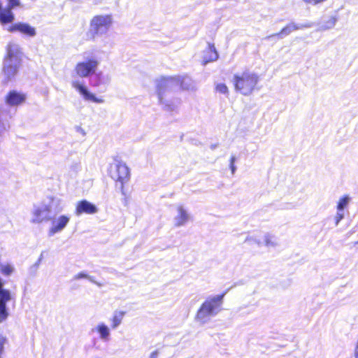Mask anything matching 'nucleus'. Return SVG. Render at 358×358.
Returning <instances> with one entry per match:
<instances>
[{
    "instance_id": "5",
    "label": "nucleus",
    "mask_w": 358,
    "mask_h": 358,
    "mask_svg": "<svg viewBox=\"0 0 358 358\" xmlns=\"http://www.w3.org/2000/svg\"><path fill=\"white\" fill-rule=\"evenodd\" d=\"M179 82L180 78L176 77H162L156 81L159 100L162 103L169 107L170 110H173V108L166 103V100L164 98V94L178 87Z\"/></svg>"
},
{
    "instance_id": "23",
    "label": "nucleus",
    "mask_w": 358,
    "mask_h": 358,
    "mask_svg": "<svg viewBox=\"0 0 358 358\" xmlns=\"http://www.w3.org/2000/svg\"><path fill=\"white\" fill-rule=\"evenodd\" d=\"M351 197L349 195H344L341 196L336 205V210L343 212L344 209L350 204Z\"/></svg>"
},
{
    "instance_id": "11",
    "label": "nucleus",
    "mask_w": 358,
    "mask_h": 358,
    "mask_svg": "<svg viewBox=\"0 0 358 358\" xmlns=\"http://www.w3.org/2000/svg\"><path fill=\"white\" fill-rule=\"evenodd\" d=\"M6 50V54L3 60L21 64L23 53L19 44L10 41L7 44Z\"/></svg>"
},
{
    "instance_id": "9",
    "label": "nucleus",
    "mask_w": 358,
    "mask_h": 358,
    "mask_svg": "<svg viewBox=\"0 0 358 358\" xmlns=\"http://www.w3.org/2000/svg\"><path fill=\"white\" fill-rule=\"evenodd\" d=\"M224 294L208 297L201 305L198 313H213L222 310Z\"/></svg>"
},
{
    "instance_id": "4",
    "label": "nucleus",
    "mask_w": 358,
    "mask_h": 358,
    "mask_svg": "<svg viewBox=\"0 0 358 358\" xmlns=\"http://www.w3.org/2000/svg\"><path fill=\"white\" fill-rule=\"evenodd\" d=\"M113 23L112 14L95 15L90 21L89 29L85 33L86 40L94 41L97 37L107 34Z\"/></svg>"
},
{
    "instance_id": "25",
    "label": "nucleus",
    "mask_w": 358,
    "mask_h": 358,
    "mask_svg": "<svg viewBox=\"0 0 358 358\" xmlns=\"http://www.w3.org/2000/svg\"><path fill=\"white\" fill-rule=\"evenodd\" d=\"M215 90L220 94H222L227 96H229V88L224 83L215 84Z\"/></svg>"
},
{
    "instance_id": "1",
    "label": "nucleus",
    "mask_w": 358,
    "mask_h": 358,
    "mask_svg": "<svg viewBox=\"0 0 358 358\" xmlns=\"http://www.w3.org/2000/svg\"><path fill=\"white\" fill-rule=\"evenodd\" d=\"M101 63V59L95 51L85 52L83 59L76 63L73 72L79 78H87L95 74L99 84H107L110 81V76H104L101 72L96 73Z\"/></svg>"
},
{
    "instance_id": "10",
    "label": "nucleus",
    "mask_w": 358,
    "mask_h": 358,
    "mask_svg": "<svg viewBox=\"0 0 358 358\" xmlns=\"http://www.w3.org/2000/svg\"><path fill=\"white\" fill-rule=\"evenodd\" d=\"M70 215H59L54 217H51L50 226L48 230V235L51 237L61 233L69 224Z\"/></svg>"
},
{
    "instance_id": "19",
    "label": "nucleus",
    "mask_w": 358,
    "mask_h": 358,
    "mask_svg": "<svg viewBox=\"0 0 358 358\" xmlns=\"http://www.w3.org/2000/svg\"><path fill=\"white\" fill-rule=\"evenodd\" d=\"M262 245L267 248H275L279 245V243L275 235L265 233L262 237Z\"/></svg>"
},
{
    "instance_id": "38",
    "label": "nucleus",
    "mask_w": 358,
    "mask_h": 358,
    "mask_svg": "<svg viewBox=\"0 0 358 358\" xmlns=\"http://www.w3.org/2000/svg\"><path fill=\"white\" fill-rule=\"evenodd\" d=\"M80 164H76V168L79 169V168H80Z\"/></svg>"
},
{
    "instance_id": "14",
    "label": "nucleus",
    "mask_w": 358,
    "mask_h": 358,
    "mask_svg": "<svg viewBox=\"0 0 358 358\" xmlns=\"http://www.w3.org/2000/svg\"><path fill=\"white\" fill-rule=\"evenodd\" d=\"M13 304L11 293L6 289L0 293V313H8L9 305Z\"/></svg>"
},
{
    "instance_id": "28",
    "label": "nucleus",
    "mask_w": 358,
    "mask_h": 358,
    "mask_svg": "<svg viewBox=\"0 0 358 358\" xmlns=\"http://www.w3.org/2000/svg\"><path fill=\"white\" fill-rule=\"evenodd\" d=\"M245 242L257 244L258 246L262 245V241L257 235H248L245 238Z\"/></svg>"
},
{
    "instance_id": "22",
    "label": "nucleus",
    "mask_w": 358,
    "mask_h": 358,
    "mask_svg": "<svg viewBox=\"0 0 358 358\" xmlns=\"http://www.w3.org/2000/svg\"><path fill=\"white\" fill-rule=\"evenodd\" d=\"M15 19L14 14L12 12V9L6 8L4 9H0V23L5 24L7 23L12 22Z\"/></svg>"
},
{
    "instance_id": "41",
    "label": "nucleus",
    "mask_w": 358,
    "mask_h": 358,
    "mask_svg": "<svg viewBox=\"0 0 358 358\" xmlns=\"http://www.w3.org/2000/svg\"><path fill=\"white\" fill-rule=\"evenodd\" d=\"M273 36H277L276 34L275 35L269 36V38L273 37Z\"/></svg>"
},
{
    "instance_id": "21",
    "label": "nucleus",
    "mask_w": 358,
    "mask_h": 358,
    "mask_svg": "<svg viewBox=\"0 0 358 358\" xmlns=\"http://www.w3.org/2000/svg\"><path fill=\"white\" fill-rule=\"evenodd\" d=\"M176 78H180L178 86L182 89L190 91L196 90V83L190 78L187 76H176Z\"/></svg>"
},
{
    "instance_id": "29",
    "label": "nucleus",
    "mask_w": 358,
    "mask_h": 358,
    "mask_svg": "<svg viewBox=\"0 0 358 358\" xmlns=\"http://www.w3.org/2000/svg\"><path fill=\"white\" fill-rule=\"evenodd\" d=\"M344 212L337 210V213L334 217L335 225L338 226L340 222L344 218Z\"/></svg>"
},
{
    "instance_id": "32",
    "label": "nucleus",
    "mask_w": 358,
    "mask_h": 358,
    "mask_svg": "<svg viewBox=\"0 0 358 358\" xmlns=\"http://www.w3.org/2000/svg\"><path fill=\"white\" fill-rule=\"evenodd\" d=\"M94 5L108 3L110 0H90Z\"/></svg>"
},
{
    "instance_id": "16",
    "label": "nucleus",
    "mask_w": 358,
    "mask_h": 358,
    "mask_svg": "<svg viewBox=\"0 0 358 358\" xmlns=\"http://www.w3.org/2000/svg\"><path fill=\"white\" fill-rule=\"evenodd\" d=\"M26 100L25 94L16 91L10 92L6 97V102L10 106H15L24 103Z\"/></svg>"
},
{
    "instance_id": "27",
    "label": "nucleus",
    "mask_w": 358,
    "mask_h": 358,
    "mask_svg": "<svg viewBox=\"0 0 358 358\" xmlns=\"http://www.w3.org/2000/svg\"><path fill=\"white\" fill-rule=\"evenodd\" d=\"M73 278L75 280H78V279H81V278H86V279H88L90 281H91L92 282L97 285L98 286L101 287V285L99 283V282H96L93 278L92 276H90L89 275H87V273H83V272H81V273H78L77 275H76Z\"/></svg>"
},
{
    "instance_id": "2",
    "label": "nucleus",
    "mask_w": 358,
    "mask_h": 358,
    "mask_svg": "<svg viewBox=\"0 0 358 358\" xmlns=\"http://www.w3.org/2000/svg\"><path fill=\"white\" fill-rule=\"evenodd\" d=\"M64 208V201L57 197H48L40 203H35L31 210L30 222L41 224L51 220L52 213H60Z\"/></svg>"
},
{
    "instance_id": "35",
    "label": "nucleus",
    "mask_w": 358,
    "mask_h": 358,
    "mask_svg": "<svg viewBox=\"0 0 358 358\" xmlns=\"http://www.w3.org/2000/svg\"><path fill=\"white\" fill-rule=\"evenodd\" d=\"M355 357L358 358V341H357V345H356V348L355 350Z\"/></svg>"
},
{
    "instance_id": "6",
    "label": "nucleus",
    "mask_w": 358,
    "mask_h": 358,
    "mask_svg": "<svg viewBox=\"0 0 358 358\" xmlns=\"http://www.w3.org/2000/svg\"><path fill=\"white\" fill-rule=\"evenodd\" d=\"M109 173L113 179L121 184V189L123 190L124 185L130 178V171L127 164L122 161L115 160L110 164Z\"/></svg>"
},
{
    "instance_id": "7",
    "label": "nucleus",
    "mask_w": 358,
    "mask_h": 358,
    "mask_svg": "<svg viewBox=\"0 0 358 358\" xmlns=\"http://www.w3.org/2000/svg\"><path fill=\"white\" fill-rule=\"evenodd\" d=\"M193 220L190 212L183 204L175 206L174 213L172 218V224L174 227H185Z\"/></svg>"
},
{
    "instance_id": "3",
    "label": "nucleus",
    "mask_w": 358,
    "mask_h": 358,
    "mask_svg": "<svg viewBox=\"0 0 358 358\" xmlns=\"http://www.w3.org/2000/svg\"><path fill=\"white\" fill-rule=\"evenodd\" d=\"M259 76L250 70L238 72L233 76L234 90L243 96H250L257 89Z\"/></svg>"
},
{
    "instance_id": "36",
    "label": "nucleus",
    "mask_w": 358,
    "mask_h": 358,
    "mask_svg": "<svg viewBox=\"0 0 358 358\" xmlns=\"http://www.w3.org/2000/svg\"><path fill=\"white\" fill-rule=\"evenodd\" d=\"M8 315H0V322L6 318Z\"/></svg>"
},
{
    "instance_id": "18",
    "label": "nucleus",
    "mask_w": 358,
    "mask_h": 358,
    "mask_svg": "<svg viewBox=\"0 0 358 358\" xmlns=\"http://www.w3.org/2000/svg\"><path fill=\"white\" fill-rule=\"evenodd\" d=\"M338 22V17L336 15H331L324 17L322 21L320 23L319 30L327 31L334 28Z\"/></svg>"
},
{
    "instance_id": "17",
    "label": "nucleus",
    "mask_w": 358,
    "mask_h": 358,
    "mask_svg": "<svg viewBox=\"0 0 358 358\" xmlns=\"http://www.w3.org/2000/svg\"><path fill=\"white\" fill-rule=\"evenodd\" d=\"M20 65L21 64L20 63H14L3 60V71L4 75L8 79L13 78L17 74Z\"/></svg>"
},
{
    "instance_id": "8",
    "label": "nucleus",
    "mask_w": 358,
    "mask_h": 358,
    "mask_svg": "<svg viewBox=\"0 0 358 358\" xmlns=\"http://www.w3.org/2000/svg\"><path fill=\"white\" fill-rule=\"evenodd\" d=\"M71 87L87 101H92L96 103H104V99L99 96H96L94 93L90 92L85 83L78 80H73L71 82Z\"/></svg>"
},
{
    "instance_id": "13",
    "label": "nucleus",
    "mask_w": 358,
    "mask_h": 358,
    "mask_svg": "<svg viewBox=\"0 0 358 358\" xmlns=\"http://www.w3.org/2000/svg\"><path fill=\"white\" fill-rule=\"evenodd\" d=\"M98 212V208L95 205L87 200H82L76 203L75 214L80 216L82 214L93 215Z\"/></svg>"
},
{
    "instance_id": "20",
    "label": "nucleus",
    "mask_w": 358,
    "mask_h": 358,
    "mask_svg": "<svg viewBox=\"0 0 358 358\" xmlns=\"http://www.w3.org/2000/svg\"><path fill=\"white\" fill-rule=\"evenodd\" d=\"M218 59V54L214 45L208 44L207 50L204 52L203 63L206 64L210 62L216 61Z\"/></svg>"
},
{
    "instance_id": "33",
    "label": "nucleus",
    "mask_w": 358,
    "mask_h": 358,
    "mask_svg": "<svg viewBox=\"0 0 358 358\" xmlns=\"http://www.w3.org/2000/svg\"><path fill=\"white\" fill-rule=\"evenodd\" d=\"M229 167L231 171L232 175H234L236 171V166H235V164H229Z\"/></svg>"
},
{
    "instance_id": "24",
    "label": "nucleus",
    "mask_w": 358,
    "mask_h": 358,
    "mask_svg": "<svg viewBox=\"0 0 358 358\" xmlns=\"http://www.w3.org/2000/svg\"><path fill=\"white\" fill-rule=\"evenodd\" d=\"M14 266L9 264L1 265V272L4 275H10L14 272Z\"/></svg>"
},
{
    "instance_id": "40",
    "label": "nucleus",
    "mask_w": 358,
    "mask_h": 358,
    "mask_svg": "<svg viewBox=\"0 0 358 358\" xmlns=\"http://www.w3.org/2000/svg\"><path fill=\"white\" fill-rule=\"evenodd\" d=\"M273 36H277L276 34L275 35L269 36V38L273 37Z\"/></svg>"
},
{
    "instance_id": "37",
    "label": "nucleus",
    "mask_w": 358,
    "mask_h": 358,
    "mask_svg": "<svg viewBox=\"0 0 358 358\" xmlns=\"http://www.w3.org/2000/svg\"><path fill=\"white\" fill-rule=\"evenodd\" d=\"M157 356V352L155 351L151 354L150 358H156Z\"/></svg>"
},
{
    "instance_id": "30",
    "label": "nucleus",
    "mask_w": 358,
    "mask_h": 358,
    "mask_svg": "<svg viewBox=\"0 0 358 358\" xmlns=\"http://www.w3.org/2000/svg\"><path fill=\"white\" fill-rule=\"evenodd\" d=\"M8 1V8L10 9H14L17 6H21L20 0H7Z\"/></svg>"
},
{
    "instance_id": "12",
    "label": "nucleus",
    "mask_w": 358,
    "mask_h": 358,
    "mask_svg": "<svg viewBox=\"0 0 358 358\" xmlns=\"http://www.w3.org/2000/svg\"><path fill=\"white\" fill-rule=\"evenodd\" d=\"M8 32H19L21 34L33 38L36 36V28L26 22H17L8 26L6 29Z\"/></svg>"
},
{
    "instance_id": "34",
    "label": "nucleus",
    "mask_w": 358,
    "mask_h": 358,
    "mask_svg": "<svg viewBox=\"0 0 358 358\" xmlns=\"http://www.w3.org/2000/svg\"><path fill=\"white\" fill-rule=\"evenodd\" d=\"M236 158L234 155H232L229 159V164H235Z\"/></svg>"
},
{
    "instance_id": "39",
    "label": "nucleus",
    "mask_w": 358,
    "mask_h": 358,
    "mask_svg": "<svg viewBox=\"0 0 358 358\" xmlns=\"http://www.w3.org/2000/svg\"><path fill=\"white\" fill-rule=\"evenodd\" d=\"M41 259H42V255H41V257L38 259V262L41 260Z\"/></svg>"
},
{
    "instance_id": "31",
    "label": "nucleus",
    "mask_w": 358,
    "mask_h": 358,
    "mask_svg": "<svg viewBox=\"0 0 358 358\" xmlns=\"http://www.w3.org/2000/svg\"><path fill=\"white\" fill-rule=\"evenodd\" d=\"M122 318L120 315H115L113 317V324L112 327L115 328L117 327L121 322Z\"/></svg>"
},
{
    "instance_id": "15",
    "label": "nucleus",
    "mask_w": 358,
    "mask_h": 358,
    "mask_svg": "<svg viewBox=\"0 0 358 358\" xmlns=\"http://www.w3.org/2000/svg\"><path fill=\"white\" fill-rule=\"evenodd\" d=\"M312 27V24L310 23L307 24H295L294 22L289 23L286 27H285L280 32L276 34L278 36H279L280 38H282L285 36L289 35L292 32L298 30V29H302L304 28H310Z\"/></svg>"
},
{
    "instance_id": "26",
    "label": "nucleus",
    "mask_w": 358,
    "mask_h": 358,
    "mask_svg": "<svg viewBox=\"0 0 358 358\" xmlns=\"http://www.w3.org/2000/svg\"><path fill=\"white\" fill-rule=\"evenodd\" d=\"M97 330L100 334V336L103 339H108L109 336V331L108 327L104 324H101L97 327Z\"/></svg>"
},
{
    "instance_id": "42",
    "label": "nucleus",
    "mask_w": 358,
    "mask_h": 358,
    "mask_svg": "<svg viewBox=\"0 0 358 358\" xmlns=\"http://www.w3.org/2000/svg\"><path fill=\"white\" fill-rule=\"evenodd\" d=\"M357 243H358V241H357Z\"/></svg>"
}]
</instances>
